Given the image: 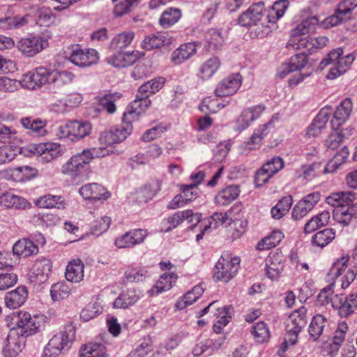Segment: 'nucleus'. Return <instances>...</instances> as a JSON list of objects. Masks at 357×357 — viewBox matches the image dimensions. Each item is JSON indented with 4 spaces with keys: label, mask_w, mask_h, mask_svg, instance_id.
<instances>
[{
    "label": "nucleus",
    "mask_w": 357,
    "mask_h": 357,
    "mask_svg": "<svg viewBox=\"0 0 357 357\" xmlns=\"http://www.w3.org/2000/svg\"><path fill=\"white\" fill-rule=\"evenodd\" d=\"M347 206L341 208L335 214V220L344 226L349 225L354 218H357L356 204L352 203Z\"/></svg>",
    "instance_id": "49"
},
{
    "label": "nucleus",
    "mask_w": 357,
    "mask_h": 357,
    "mask_svg": "<svg viewBox=\"0 0 357 357\" xmlns=\"http://www.w3.org/2000/svg\"><path fill=\"white\" fill-rule=\"evenodd\" d=\"M22 126L38 135H43L45 132L46 123L45 121L33 117H26L21 119Z\"/></svg>",
    "instance_id": "60"
},
{
    "label": "nucleus",
    "mask_w": 357,
    "mask_h": 357,
    "mask_svg": "<svg viewBox=\"0 0 357 357\" xmlns=\"http://www.w3.org/2000/svg\"><path fill=\"white\" fill-rule=\"evenodd\" d=\"M79 195L86 199L105 200L109 197L107 190L96 183H88L79 190Z\"/></svg>",
    "instance_id": "25"
},
{
    "label": "nucleus",
    "mask_w": 357,
    "mask_h": 357,
    "mask_svg": "<svg viewBox=\"0 0 357 357\" xmlns=\"http://www.w3.org/2000/svg\"><path fill=\"white\" fill-rule=\"evenodd\" d=\"M172 43V38L167 32H158L155 34L147 36L142 42L141 47L143 49L150 50L154 48L168 45Z\"/></svg>",
    "instance_id": "27"
},
{
    "label": "nucleus",
    "mask_w": 357,
    "mask_h": 357,
    "mask_svg": "<svg viewBox=\"0 0 357 357\" xmlns=\"http://www.w3.org/2000/svg\"><path fill=\"white\" fill-rule=\"evenodd\" d=\"M34 204L43 208H56L63 209L66 206L65 201L61 197L52 195L39 197L34 200Z\"/></svg>",
    "instance_id": "40"
},
{
    "label": "nucleus",
    "mask_w": 357,
    "mask_h": 357,
    "mask_svg": "<svg viewBox=\"0 0 357 357\" xmlns=\"http://www.w3.org/2000/svg\"><path fill=\"white\" fill-rule=\"evenodd\" d=\"M349 155V149L346 146L341 148L326 165L324 173H332L338 169L342 164L346 162Z\"/></svg>",
    "instance_id": "41"
},
{
    "label": "nucleus",
    "mask_w": 357,
    "mask_h": 357,
    "mask_svg": "<svg viewBox=\"0 0 357 357\" xmlns=\"http://www.w3.org/2000/svg\"><path fill=\"white\" fill-rule=\"evenodd\" d=\"M102 312V306L98 303H89L80 313V318L84 321H89Z\"/></svg>",
    "instance_id": "64"
},
{
    "label": "nucleus",
    "mask_w": 357,
    "mask_h": 357,
    "mask_svg": "<svg viewBox=\"0 0 357 357\" xmlns=\"http://www.w3.org/2000/svg\"><path fill=\"white\" fill-rule=\"evenodd\" d=\"M0 206L8 209H26L31 206V204L13 192L0 188Z\"/></svg>",
    "instance_id": "19"
},
{
    "label": "nucleus",
    "mask_w": 357,
    "mask_h": 357,
    "mask_svg": "<svg viewBox=\"0 0 357 357\" xmlns=\"http://www.w3.org/2000/svg\"><path fill=\"white\" fill-rule=\"evenodd\" d=\"M349 257L342 256L336 259L330 269L329 275L341 282V287L347 289L355 280L357 275V265H349Z\"/></svg>",
    "instance_id": "6"
},
{
    "label": "nucleus",
    "mask_w": 357,
    "mask_h": 357,
    "mask_svg": "<svg viewBox=\"0 0 357 357\" xmlns=\"http://www.w3.org/2000/svg\"><path fill=\"white\" fill-rule=\"evenodd\" d=\"M284 269V256L281 252L271 253L266 259V273L271 280H278Z\"/></svg>",
    "instance_id": "22"
},
{
    "label": "nucleus",
    "mask_w": 357,
    "mask_h": 357,
    "mask_svg": "<svg viewBox=\"0 0 357 357\" xmlns=\"http://www.w3.org/2000/svg\"><path fill=\"white\" fill-rule=\"evenodd\" d=\"M75 338V327L73 324H67L64 328L49 340L45 347L43 357H57L68 351Z\"/></svg>",
    "instance_id": "2"
},
{
    "label": "nucleus",
    "mask_w": 357,
    "mask_h": 357,
    "mask_svg": "<svg viewBox=\"0 0 357 357\" xmlns=\"http://www.w3.org/2000/svg\"><path fill=\"white\" fill-rule=\"evenodd\" d=\"M75 78V75L68 70L51 71V82L56 87H61L72 83Z\"/></svg>",
    "instance_id": "53"
},
{
    "label": "nucleus",
    "mask_w": 357,
    "mask_h": 357,
    "mask_svg": "<svg viewBox=\"0 0 357 357\" xmlns=\"http://www.w3.org/2000/svg\"><path fill=\"white\" fill-rule=\"evenodd\" d=\"M251 334L257 343H264L270 337L267 324L264 321H258L252 328Z\"/></svg>",
    "instance_id": "58"
},
{
    "label": "nucleus",
    "mask_w": 357,
    "mask_h": 357,
    "mask_svg": "<svg viewBox=\"0 0 357 357\" xmlns=\"http://www.w3.org/2000/svg\"><path fill=\"white\" fill-rule=\"evenodd\" d=\"M135 37L133 31L123 32L116 36L111 42V48L122 50L128 47Z\"/></svg>",
    "instance_id": "56"
},
{
    "label": "nucleus",
    "mask_w": 357,
    "mask_h": 357,
    "mask_svg": "<svg viewBox=\"0 0 357 357\" xmlns=\"http://www.w3.org/2000/svg\"><path fill=\"white\" fill-rule=\"evenodd\" d=\"M69 60L78 67L87 68L98 62L99 54L95 49H82L76 45L72 47Z\"/></svg>",
    "instance_id": "12"
},
{
    "label": "nucleus",
    "mask_w": 357,
    "mask_h": 357,
    "mask_svg": "<svg viewBox=\"0 0 357 357\" xmlns=\"http://www.w3.org/2000/svg\"><path fill=\"white\" fill-rule=\"evenodd\" d=\"M303 50L302 52L292 56L289 63L282 66L284 69L288 68V70L280 72L282 77L286 76L289 72L301 70L305 66L307 63V54L309 53L305 50Z\"/></svg>",
    "instance_id": "42"
},
{
    "label": "nucleus",
    "mask_w": 357,
    "mask_h": 357,
    "mask_svg": "<svg viewBox=\"0 0 357 357\" xmlns=\"http://www.w3.org/2000/svg\"><path fill=\"white\" fill-rule=\"evenodd\" d=\"M165 82V79L164 77H158L143 84L139 88L138 91L139 94H142L149 98L151 95L155 93L163 87Z\"/></svg>",
    "instance_id": "50"
},
{
    "label": "nucleus",
    "mask_w": 357,
    "mask_h": 357,
    "mask_svg": "<svg viewBox=\"0 0 357 357\" xmlns=\"http://www.w3.org/2000/svg\"><path fill=\"white\" fill-rule=\"evenodd\" d=\"M197 52L196 45L192 43L181 45L171 54V61L174 65H179L192 57Z\"/></svg>",
    "instance_id": "34"
},
{
    "label": "nucleus",
    "mask_w": 357,
    "mask_h": 357,
    "mask_svg": "<svg viewBox=\"0 0 357 357\" xmlns=\"http://www.w3.org/2000/svg\"><path fill=\"white\" fill-rule=\"evenodd\" d=\"M13 252L17 256L27 257L38 253V248L32 241L23 238L17 241L13 247Z\"/></svg>",
    "instance_id": "38"
},
{
    "label": "nucleus",
    "mask_w": 357,
    "mask_h": 357,
    "mask_svg": "<svg viewBox=\"0 0 357 357\" xmlns=\"http://www.w3.org/2000/svg\"><path fill=\"white\" fill-rule=\"evenodd\" d=\"M84 265L80 259L70 261L66 266L65 277L70 282L79 283L84 279Z\"/></svg>",
    "instance_id": "28"
},
{
    "label": "nucleus",
    "mask_w": 357,
    "mask_h": 357,
    "mask_svg": "<svg viewBox=\"0 0 357 357\" xmlns=\"http://www.w3.org/2000/svg\"><path fill=\"white\" fill-rule=\"evenodd\" d=\"M29 151L33 155H38L40 160L45 163L56 160L64 152L59 144L54 142L31 144L29 146Z\"/></svg>",
    "instance_id": "10"
},
{
    "label": "nucleus",
    "mask_w": 357,
    "mask_h": 357,
    "mask_svg": "<svg viewBox=\"0 0 357 357\" xmlns=\"http://www.w3.org/2000/svg\"><path fill=\"white\" fill-rule=\"evenodd\" d=\"M142 297V294L134 289H128L121 294L114 301L113 305L116 308H128L135 304Z\"/></svg>",
    "instance_id": "37"
},
{
    "label": "nucleus",
    "mask_w": 357,
    "mask_h": 357,
    "mask_svg": "<svg viewBox=\"0 0 357 357\" xmlns=\"http://www.w3.org/2000/svg\"><path fill=\"white\" fill-rule=\"evenodd\" d=\"M327 321V318L321 314L313 317L308 329L310 336L313 340H317L323 333Z\"/></svg>",
    "instance_id": "48"
},
{
    "label": "nucleus",
    "mask_w": 357,
    "mask_h": 357,
    "mask_svg": "<svg viewBox=\"0 0 357 357\" xmlns=\"http://www.w3.org/2000/svg\"><path fill=\"white\" fill-rule=\"evenodd\" d=\"M201 296L200 287L197 285L190 291H188L183 296L181 297L176 303V310H183L187 306L196 302Z\"/></svg>",
    "instance_id": "52"
},
{
    "label": "nucleus",
    "mask_w": 357,
    "mask_h": 357,
    "mask_svg": "<svg viewBox=\"0 0 357 357\" xmlns=\"http://www.w3.org/2000/svg\"><path fill=\"white\" fill-rule=\"evenodd\" d=\"M56 17L48 8H42L36 13V21L40 26H50L55 22Z\"/></svg>",
    "instance_id": "62"
},
{
    "label": "nucleus",
    "mask_w": 357,
    "mask_h": 357,
    "mask_svg": "<svg viewBox=\"0 0 357 357\" xmlns=\"http://www.w3.org/2000/svg\"><path fill=\"white\" fill-rule=\"evenodd\" d=\"M241 259L238 257H232L229 253L223 254L217 261L213 278L216 281L228 282L237 273L240 268Z\"/></svg>",
    "instance_id": "7"
},
{
    "label": "nucleus",
    "mask_w": 357,
    "mask_h": 357,
    "mask_svg": "<svg viewBox=\"0 0 357 357\" xmlns=\"http://www.w3.org/2000/svg\"><path fill=\"white\" fill-rule=\"evenodd\" d=\"M321 167V163L319 162L303 165L297 170L298 177L305 180H311L317 176Z\"/></svg>",
    "instance_id": "59"
},
{
    "label": "nucleus",
    "mask_w": 357,
    "mask_h": 357,
    "mask_svg": "<svg viewBox=\"0 0 357 357\" xmlns=\"http://www.w3.org/2000/svg\"><path fill=\"white\" fill-rule=\"evenodd\" d=\"M215 310L218 313L215 314L216 321L213 328L216 333H220L222 329L230 321L234 308L232 306L229 305L224 307H215Z\"/></svg>",
    "instance_id": "39"
},
{
    "label": "nucleus",
    "mask_w": 357,
    "mask_h": 357,
    "mask_svg": "<svg viewBox=\"0 0 357 357\" xmlns=\"http://www.w3.org/2000/svg\"><path fill=\"white\" fill-rule=\"evenodd\" d=\"M328 42V38L324 36L303 38L299 42L301 45L300 50H305L308 53H311L315 50L323 48Z\"/></svg>",
    "instance_id": "46"
},
{
    "label": "nucleus",
    "mask_w": 357,
    "mask_h": 357,
    "mask_svg": "<svg viewBox=\"0 0 357 357\" xmlns=\"http://www.w3.org/2000/svg\"><path fill=\"white\" fill-rule=\"evenodd\" d=\"M317 24L318 20L315 17L307 18L302 21L291 31L290 39L287 43V47H291L294 50L301 49L299 42L303 38H309L303 37V36L314 31Z\"/></svg>",
    "instance_id": "11"
},
{
    "label": "nucleus",
    "mask_w": 357,
    "mask_h": 357,
    "mask_svg": "<svg viewBox=\"0 0 357 357\" xmlns=\"http://www.w3.org/2000/svg\"><path fill=\"white\" fill-rule=\"evenodd\" d=\"M162 188V181L160 179H153L137 190L133 195V201L143 204L152 199Z\"/></svg>",
    "instance_id": "20"
},
{
    "label": "nucleus",
    "mask_w": 357,
    "mask_h": 357,
    "mask_svg": "<svg viewBox=\"0 0 357 357\" xmlns=\"http://www.w3.org/2000/svg\"><path fill=\"white\" fill-rule=\"evenodd\" d=\"M50 32L43 35L24 37L17 41L15 45L13 38L0 35V51L10 50L16 46L17 49L26 57H33L49 46Z\"/></svg>",
    "instance_id": "1"
},
{
    "label": "nucleus",
    "mask_w": 357,
    "mask_h": 357,
    "mask_svg": "<svg viewBox=\"0 0 357 357\" xmlns=\"http://www.w3.org/2000/svg\"><path fill=\"white\" fill-rule=\"evenodd\" d=\"M50 70L39 66L24 74L20 80V85L30 90L38 89L50 81Z\"/></svg>",
    "instance_id": "9"
},
{
    "label": "nucleus",
    "mask_w": 357,
    "mask_h": 357,
    "mask_svg": "<svg viewBox=\"0 0 357 357\" xmlns=\"http://www.w3.org/2000/svg\"><path fill=\"white\" fill-rule=\"evenodd\" d=\"M343 53L342 48H337L330 52L327 57L321 61L322 67L333 65L326 75L327 79H334L346 73L351 67L355 56L353 54L343 56Z\"/></svg>",
    "instance_id": "3"
},
{
    "label": "nucleus",
    "mask_w": 357,
    "mask_h": 357,
    "mask_svg": "<svg viewBox=\"0 0 357 357\" xmlns=\"http://www.w3.org/2000/svg\"><path fill=\"white\" fill-rule=\"evenodd\" d=\"M200 174V172H198L197 173L191 175V179L192 181H196V183L189 185H183L181 186L180 190H181L187 203L196 199L199 196L198 185L201 182V180L199 179Z\"/></svg>",
    "instance_id": "47"
},
{
    "label": "nucleus",
    "mask_w": 357,
    "mask_h": 357,
    "mask_svg": "<svg viewBox=\"0 0 357 357\" xmlns=\"http://www.w3.org/2000/svg\"><path fill=\"white\" fill-rule=\"evenodd\" d=\"M221 63L218 57L208 59L202 65V79L211 77L220 68Z\"/></svg>",
    "instance_id": "63"
},
{
    "label": "nucleus",
    "mask_w": 357,
    "mask_h": 357,
    "mask_svg": "<svg viewBox=\"0 0 357 357\" xmlns=\"http://www.w3.org/2000/svg\"><path fill=\"white\" fill-rule=\"evenodd\" d=\"M225 43V38L220 30L211 29L208 30L204 37V47L209 52H216L222 48Z\"/></svg>",
    "instance_id": "26"
},
{
    "label": "nucleus",
    "mask_w": 357,
    "mask_h": 357,
    "mask_svg": "<svg viewBox=\"0 0 357 357\" xmlns=\"http://www.w3.org/2000/svg\"><path fill=\"white\" fill-rule=\"evenodd\" d=\"M11 319L15 322L18 331L26 337L37 333L44 325L45 317L41 314L31 315L29 312L20 311L13 313Z\"/></svg>",
    "instance_id": "5"
},
{
    "label": "nucleus",
    "mask_w": 357,
    "mask_h": 357,
    "mask_svg": "<svg viewBox=\"0 0 357 357\" xmlns=\"http://www.w3.org/2000/svg\"><path fill=\"white\" fill-rule=\"evenodd\" d=\"M335 230L333 228H326L315 233L311 239L312 245L318 248H324L335 238Z\"/></svg>",
    "instance_id": "43"
},
{
    "label": "nucleus",
    "mask_w": 357,
    "mask_h": 357,
    "mask_svg": "<svg viewBox=\"0 0 357 357\" xmlns=\"http://www.w3.org/2000/svg\"><path fill=\"white\" fill-rule=\"evenodd\" d=\"M230 211L226 213H215L208 218L202 220V225H204V230H202V235L204 231H207L209 229H216L220 225H230L232 222L231 218H229Z\"/></svg>",
    "instance_id": "30"
},
{
    "label": "nucleus",
    "mask_w": 357,
    "mask_h": 357,
    "mask_svg": "<svg viewBox=\"0 0 357 357\" xmlns=\"http://www.w3.org/2000/svg\"><path fill=\"white\" fill-rule=\"evenodd\" d=\"M177 278V275L173 273H164L160 277L153 287L148 291V294L150 296H153L169 290L172 287L173 284L176 282Z\"/></svg>",
    "instance_id": "31"
},
{
    "label": "nucleus",
    "mask_w": 357,
    "mask_h": 357,
    "mask_svg": "<svg viewBox=\"0 0 357 357\" xmlns=\"http://www.w3.org/2000/svg\"><path fill=\"white\" fill-rule=\"evenodd\" d=\"M139 58L138 51L119 52L107 58V62L115 68H125L135 63Z\"/></svg>",
    "instance_id": "23"
},
{
    "label": "nucleus",
    "mask_w": 357,
    "mask_h": 357,
    "mask_svg": "<svg viewBox=\"0 0 357 357\" xmlns=\"http://www.w3.org/2000/svg\"><path fill=\"white\" fill-rule=\"evenodd\" d=\"M307 309L302 306L294 310L289 316L286 323V331L287 332V340L291 343H296L298 334L307 324Z\"/></svg>",
    "instance_id": "8"
},
{
    "label": "nucleus",
    "mask_w": 357,
    "mask_h": 357,
    "mask_svg": "<svg viewBox=\"0 0 357 357\" xmlns=\"http://www.w3.org/2000/svg\"><path fill=\"white\" fill-rule=\"evenodd\" d=\"M52 263L50 259L41 257L37 259L30 271V278L36 283L47 281L52 273Z\"/></svg>",
    "instance_id": "18"
},
{
    "label": "nucleus",
    "mask_w": 357,
    "mask_h": 357,
    "mask_svg": "<svg viewBox=\"0 0 357 357\" xmlns=\"http://www.w3.org/2000/svg\"><path fill=\"white\" fill-rule=\"evenodd\" d=\"M121 98L119 93H105L99 98V103L109 114H113L116 110L115 102Z\"/></svg>",
    "instance_id": "57"
},
{
    "label": "nucleus",
    "mask_w": 357,
    "mask_h": 357,
    "mask_svg": "<svg viewBox=\"0 0 357 357\" xmlns=\"http://www.w3.org/2000/svg\"><path fill=\"white\" fill-rule=\"evenodd\" d=\"M90 162L83 151L71 156L61 168L62 174L68 176L72 181L79 183L89 176Z\"/></svg>",
    "instance_id": "4"
},
{
    "label": "nucleus",
    "mask_w": 357,
    "mask_h": 357,
    "mask_svg": "<svg viewBox=\"0 0 357 357\" xmlns=\"http://www.w3.org/2000/svg\"><path fill=\"white\" fill-rule=\"evenodd\" d=\"M125 126H118L100 133L98 141L100 145L112 146L125 140L132 130V125L124 123Z\"/></svg>",
    "instance_id": "14"
},
{
    "label": "nucleus",
    "mask_w": 357,
    "mask_h": 357,
    "mask_svg": "<svg viewBox=\"0 0 357 357\" xmlns=\"http://www.w3.org/2000/svg\"><path fill=\"white\" fill-rule=\"evenodd\" d=\"M241 192L240 186L230 185L222 189L215 195L214 201L218 206H227L236 200Z\"/></svg>",
    "instance_id": "29"
},
{
    "label": "nucleus",
    "mask_w": 357,
    "mask_h": 357,
    "mask_svg": "<svg viewBox=\"0 0 357 357\" xmlns=\"http://www.w3.org/2000/svg\"><path fill=\"white\" fill-rule=\"evenodd\" d=\"M356 195L349 191L333 192L328 195L325 202L333 207H344L354 203Z\"/></svg>",
    "instance_id": "33"
},
{
    "label": "nucleus",
    "mask_w": 357,
    "mask_h": 357,
    "mask_svg": "<svg viewBox=\"0 0 357 357\" xmlns=\"http://www.w3.org/2000/svg\"><path fill=\"white\" fill-rule=\"evenodd\" d=\"M321 200L319 192H312L305 195L294 206L291 216L295 220H300L306 216Z\"/></svg>",
    "instance_id": "16"
},
{
    "label": "nucleus",
    "mask_w": 357,
    "mask_h": 357,
    "mask_svg": "<svg viewBox=\"0 0 357 357\" xmlns=\"http://www.w3.org/2000/svg\"><path fill=\"white\" fill-rule=\"evenodd\" d=\"M25 339L24 334L12 328L4 340L2 354L4 357H16L24 349Z\"/></svg>",
    "instance_id": "15"
},
{
    "label": "nucleus",
    "mask_w": 357,
    "mask_h": 357,
    "mask_svg": "<svg viewBox=\"0 0 357 357\" xmlns=\"http://www.w3.org/2000/svg\"><path fill=\"white\" fill-rule=\"evenodd\" d=\"M353 102L351 98H347L341 101L337 106L333 117L331 121L332 128H339L350 117L353 111Z\"/></svg>",
    "instance_id": "21"
},
{
    "label": "nucleus",
    "mask_w": 357,
    "mask_h": 357,
    "mask_svg": "<svg viewBox=\"0 0 357 357\" xmlns=\"http://www.w3.org/2000/svg\"><path fill=\"white\" fill-rule=\"evenodd\" d=\"M150 105V99L142 94H139V91H137L135 100L127 107L123 113L122 117L123 123L132 125V122L137 120L139 116L146 111Z\"/></svg>",
    "instance_id": "13"
},
{
    "label": "nucleus",
    "mask_w": 357,
    "mask_h": 357,
    "mask_svg": "<svg viewBox=\"0 0 357 357\" xmlns=\"http://www.w3.org/2000/svg\"><path fill=\"white\" fill-rule=\"evenodd\" d=\"M70 294V288L64 282H57L51 287L50 295L54 301L65 299L69 296Z\"/></svg>",
    "instance_id": "61"
},
{
    "label": "nucleus",
    "mask_w": 357,
    "mask_h": 357,
    "mask_svg": "<svg viewBox=\"0 0 357 357\" xmlns=\"http://www.w3.org/2000/svg\"><path fill=\"white\" fill-rule=\"evenodd\" d=\"M337 309L338 314L341 317L347 318L354 314L357 310V293H352L347 296L341 297Z\"/></svg>",
    "instance_id": "35"
},
{
    "label": "nucleus",
    "mask_w": 357,
    "mask_h": 357,
    "mask_svg": "<svg viewBox=\"0 0 357 357\" xmlns=\"http://www.w3.org/2000/svg\"><path fill=\"white\" fill-rule=\"evenodd\" d=\"M242 81L243 77L240 73L231 74L218 84L215 93L220 97L233 96L241 86Z\"/></svg>",
    "instance_id": "17"
},
{
    "label": "nucleus",
    "mask_w": 357,
    "mask_h": 357,
    "mask_svg": "<svg viewBox=\"0 0 357 357\" xmlns=\"http://www.w3.org/2000/svg\"><path fill=\"white\" fill-rule=\"evenodd\" d=\"M79 357H107L105 347L98 343L85 344L80 348Z\"/></svg>",
    "instance_id": "51"
},
{
    "label": "nucleus",
    "mask_w": 357,
    "mask_h": 357,
    "mask_svg": "<svg viewBox=\"0 0 357 357\" xmlns=\"http://www.w3.org/2000/svg\"><path fill=\"white\" fill-rule=\"evenodd\" d=\"M181 17V11L176 8H168L164 10L159 19V24L167 29L176 24Z\"/></svg>",
    "instance_id": "45"
},
{
    "label": "nucleus",
    "mask_w": 357,
    "mask_h": 357,
    "mask_svg": "<svg viewBox=\"0 0 357 357\" xmlns=\"http://www.w3.org/2000/svg\"><path fill=\"white\" fill-rule=\"evenodd\" d=\"M284 238L280 231H273L270 235L262 238L258 243L257 248L259 250H269L278 245Z\"/></svg>",
    "instance_id": "55"
},
{
    "label": "nucleus",
    "mask_w": 357,
    "mask_h": 357,
    "mask_svg": "<svg viewBox=\"0 0 357 357\" xmlns=\"http://www.w3.org/2000/svg\"><path fill=\"white\" fill-rule=\"evenodd\" d=\"M27 291L25 287H18L15 290L7 292L4 297L6 305L15 309L24 303L27 298Z\"/></svg>",
    "instance_id": "32"
},
{
    "label": "nucleus",
    "mask_w": 357,
    "mask_h": 357,
    "mask_svg": "<svg viewBox=\"0 0 357 357\" xmlns=\"http://www.w3.org/2000/svg\"><path fill=\"white\" fill-rule=\"evenodd\" d=\"M71 122V139L80 140L90 135L92 125L89 121H73Z\"/></svg>",
    "instance_id": "44"
},
{
    "label": "nucleus",
    "mask_w": 357,
    "mask_h": 357,
    "mask_svg": "<svg viewBox=\"0 0 357 357\" xmlns=\"http://www.w3.org/2000/svg\"><path fill=\"white\" fill-rule=\"evenodd\" d=\"M185 219H189L190 222H195L194 225L189 227L190 230H193L201 221V214L193 213L190 210L176 212L167 219V222L169 224V226L167 229V231L176 228Z\"/></svg>",
    "instance_id": "24"
},
{
    "label": "nucleus",
    "mask_w": 357,
    "mask_h": 357,
    "mask_svg": "<svg viewBox=\"0 0 357 357\" xmlns=\"http://www.w3.org/2000/svg\"><path fill=\"white\" fill-rule=\"evenodd\" d=\"M277 117L274 115L267 123L255 129L250 139L248 142L250 149H255L260 146L263 139L270 132V128L273 127L274 119Z\"/></svg>",
    "instance_id": "36"
},
{
    "label": "nucleus",
    "mask_w": 357,
    "mask_h": 357,
    "mask_svg": "<svg viewBox=\"0 0 357 357\" xmlns=\"http://www.w3.org/2000/svg\"><path fill=\"white\" fill-rule=\"evenodd\" d=\"M289 2L287 0H279L275 1L271 9L268 11L266 18L268 22L275 23L281 18L288 8Z\"/></svg>",
    "instance_id": "54"
}]
</instances>
